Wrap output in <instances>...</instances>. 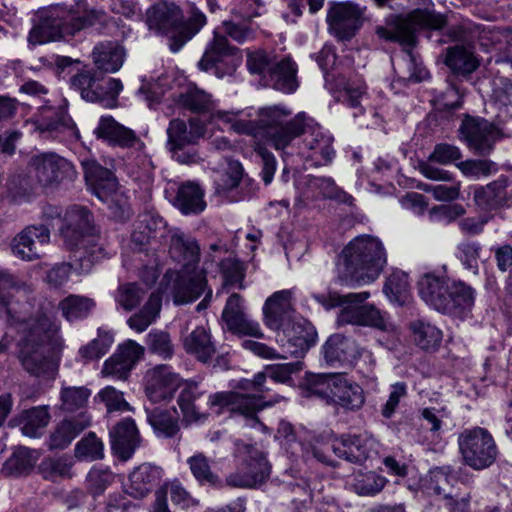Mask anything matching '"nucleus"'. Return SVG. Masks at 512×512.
I'll return each instance as SVG.
<instances>
[{
    "instance_id": "nucleus-1",
    "label": "nucleus",
    "mask_w": 512,
    "mask_h": 512,
    "mask_svg": "<svg viewBox=\"0 0 512 512\" xmlns=\"http://www.w3.org/2000/svg\"><path fill=\"white\" fill-rule=\"evenodd\" d=\"M33 287L23 279L0 270V313L17 324L20 339L18 358L24 369L35 376H50L55 364L49 356L48 345L58 344L59 327L53 320L51 302H31Z\"/></svg>"
},
{
    "instance_id": "nucleus-2",
    "label": "nucleus",
    "mask_w": 512,
    "mask_h": 512,
    "mask_svg": "<svg viewBox=\"0 0 512 512\" xmlns=\"http://www.w3.org/2000/svg\"><path fill=\"white\" fill-rule=\"evenodd\" d=\"M92 223V214L85 207L74 206L66 212L60 231L64 243L72 251L71 263L56 264L48 271L46 279L53 287L63 286L72 270L87 274L95 263L109 256Z\"/></svg>"
},
{
    "instance_id": "nucleus-3",
    "label": "nucleus",
    "mask_w": 512,
    "mask_h": 512,
    "mask_svg": "<svg viewBox=\"0 0 512 512\" xmlns=\"http://www.w3.org/2000/svg\"><path fill=\"white\" fill-rule=\"evenodd\" d=\"M105 20V12L88 10L85 0H79L75 7L57 5L38 13L28 41L32 45H40L60 39L67 40L77 32L97 23L102 24Z\"/></svg>"
},
{
    "instance_id": "nucleus-4",
    "label": "nucleus",
    "mask_w": 512,
    "mask_h": 512,
    "mask_svg": "<svg viewBox=\"0 0 512 512\" xmlns=\"http://www.w3.org/2000/svg\"><path fill=\"white\" fill-rule=\"evenodd\" d=\"M339 276L347 285L373 282L383 270L387 256L382 242L370 235L355 237L342 251Z\"/></svg>"
},
{
    "instance_id": "nucleus-5",
    "label": "nucleus",
    "mask_w": 512,
    "mask_h": 512,
    "mask_svg": "<svg viewBox=\"0 0 512 512\" xmlns=\"http://www.w3.org/2000/svg\"><path fill=\"white\" fill-rule=\"evenodd\" d=\"M146 23L149 30L168 38L172 52H178L206 24V16L193 4L185 22L177 5L159 2L147 10Z\"/></svg>"
},
{
    "instance_id": "nucleus-6",
    "label": "nucleus",
    "mask_w": 512,
    "mask_h": 512,
    "mask_svg": "<svg viewBox=\"0 0 512 512\" xmlns=\"http://www.w3.org/2000/svg\"><path fill=\"white\" fill-rule=\"evenodd\" d=\"M169 253L186 269L197 265L200 260V246L197 240L178 229L171 232ZM206 287L207 279L204 270H187L175 283L174 303L179 305L193 302L204 293Z\"/></svg>"
},
{
    "instance_id": "nucleus-7",
    "label": "nucleus",
    "mask_w": 512,
    "mask_h": 512,
    "mask_svg": "<svg viewBox=\"0 0 512 512\" xmlns=\"http://www.w3.org/2000/svg\"><path fill=\"white\" fill-rule=\"evenodd\" d=\"M312 297L326 309L343 305L337 317L339 325L368 326L381 331H387L390 328V324L384 319L378 309L371 305H360L370 297L369 292L348 293L345 295L329 292L327 295L313 294Z\"/></svg>"
},
{
    "instance_id": "nucleus-8",
    "label": "nucleus",
    "mask_w": 512,
    "mask_h": 512,
    "mask_svg": "<svg viewBox=\"0 0 512 512\" xmlns=\"http://www.w3.org/2000/svg\"><path fill=\"white\" fill-rule=\"evenodd\" d=\"M292 112L284 106H272L263 108L259 112V126L262 136L268 138L277 150H282L285 155H293L288 151L292 142L300 136V127L306 115L298 113L290 118Z\"/></svg>"
},
{
    "instance_id": "nucleus-9",
    "label": "nucleus",
    "mask_w": 512,
    "mask_h": 512,
    "mask_svg": "<svg viewBox=\"0 0 512 512\" xmlns=\"http://www.w3.org/2000/svg\"><path fill=\"white\" fill-rule=\"evenodd\" d=\"M444 15L431 10L415 9L409 13L407 18L400 19L393 30L379 26L376 34L380 39L390 42H399L405 48H413L416 43V31L418 29L430 28L439 30L446 25Z\"/></svg>"
},
{
    "instance_id": "nucleus-10",
    "label": "nucleus",
    "mask_w": 512,
    "mask_h": 512,
    "mask_svg": "<svg viewBox=\"0 0 512 512\" xmlns=\"http://www.w3.org/2000/svg\"><path fill=\"white\" fill-rule=\"evenodd\" d=\"M94 134L111 146L131 150L136 154L135 164L145 172L150 171L152 162L145 153V144L132 129L118 123L111 116H103L95 128Z\"/></svg>"
},
{
    "instance_id": "nucleus-11",
    "label": "nucleus",
    "mask_w": 512,
    "mask_h": 512,
    "mask_svg": "<svg viewBox=\"0 0 512 512\" xmlns=\"http://www.w3.org/2000/svg\"><path fill=\"white\" fill-rule=\"evenodd\" d=\"M458 446L464 463L478 471L490 467L498 454L492 435L479 427L463 431Z\"/></svg>"
},
{
    "instance_id": "nucleus-12",
    "label": "nucleus",
    "mask_w": 512,
    "mask_h": 512,
    "mask_svg": "<svg viewBox=\"0 0 512 512\" xmlns=\"http://www.w3.org/2000/svg\"><path fill=\"white\" fill-rule=\"evenodd\" d=\"M243 454L234 472L227 475L226 485L233 488H258L271 473V466L264 454L251 445H243Z\"/></svg>"
},
{
    "instance_id": "nucleus-13",
    "label": "nucleus",
    "mask_w": 512,
    "mask_h": 512,
    "mask_svg": "<svg viewBox=\"0 0 512 512\" xmlns=\"http://www.w3.org/2000/svg\"><path fill=\"white\" fill-rule=\"evenodd\" d=\"M70 87L79 92L84 100L99 103L106 108L117 105L118 95L123 89L119 79L97 77L90 71H82L72 76Z\"/></svg>"
},
{
    "instance_id": "nucleus-14",
    "label": "nucleus",
    "mask_w": 512,
    "mask_h": 512,
    "mask_svg": "<svg viewBox=\"0 0 512 512\" xmlns=\"http://www.w3.org/2000/svg\"><path fill=\"white\" fill-rule=\"evenodd\" d=\"M28 170L42 188L57 187L65 181H72L77 175L74 165L54 152L32 156L28 163Z\"/></svg>"
},
{
    "instance_id": "nucleus-15",
    "label": "nucleus",
    "mask_w": 512,
    "mask_h": 512,
    "mask_svg": "<svg viewBox=\"0 0 512 512\" xmlns=\"http://www.w3.org/2000/svg\"><path fill=\"white\" fill-rule=\"evenodd\" d=\"M236 52L237 48L229 44L226 36L216 32L198 62V67L202 71L213 73L218 78L232 75L239 65Z\"/></svg>"
},
{
    "instance_id": "nucleus-16",
    "label": "nucleus",
    "mask_w": 512,
    "mask_h": 512,
    "mask_svg": "<svg viewBox=\"0 0 512 512\" xmlns=\"http://www.w3.org/2000/svg\"><path fill=\"white\" fill-rule=\"evenodd\" d=\"M459 132L468 147L480 156L489 155L495 143L504 137L502 130L495 124L480 117L466 116Z\"/></svg>"
},
{
    "instance_id": "nucleus-17",
    "label": "nucleus",
    "mask_w": 512,
    "mask_h": 512,
    "mask_svg": "<svg viewBox=\"0 0 512 512\" xmlns=\"http://www.w3.org/2000/svg\"><path fill=\"white\" fill-rule=\"evenodd\" d=\"M282 399L279 395H274L267 403L262 402V396L256 394H244L234 391H222L210 394L206 402L209 408H216L217 413L224 410L237 412L246 417H254L256 412L267 405L278 403Z\"/></svg>"
},
{
    "instance_id": "nucleus-18",
    "label": "nucleus",
    "mask_w": 512,
    "mask_h": 512,
    "mask_svg": "<svg viewBox=\"0 0 512 512\" xmlns=\"http://www.w3.org/2000/svg\"><path fill=\"white\" fill-rule=\"evenodd\" d=\"M50 243L49 224L29 225L12 239V254L23 261L31 262L44 255V248Z\"/></svg>"
},
{
    "instance_id": "nucleus-19",
    "label": "nucleus",
    "mask_w": 512,
    "mask_h": 512,
    "mask_svg": "<svg viewBox=\"0 0 512 512\" xmlns=\"http://www.w3.org/2000/svg\"><path fill=\"white\" fill-rule=\"evenodd\" d=\"M181 383L180 376L168 365L161 364L148 370L145 375V393L149 404L170 401Z\"/></svg>"
},
{
    "instance_id": "nucleus-20",
    "label": "nucleus",
    "mask_w": 512,
    "mask_h": 512,
    "mask_svg": "<svg viewBox=\"0 0 512 512\" xmlns=\"http://www.w3.org/2000/svg\"><path fill=\"white\" fill-rule=\"evenodd\" d=\"M221 319L228 331L238 336L262 338L259 323L245 313L244 299L238 293H232L224 306Z\"/></svg>"
},
{
    "instance_id": "nucleus-21",
    "label": "nucleus",
    "mask_w": 512,
    "mask_h": 512,
    "mask_svg": "<svg viewBox=\"0 0 512 512\" xmlns=\"http://www.w3.org/2000/svg\"><path fill=\"white\" fill-rule=\"evenodd\" d=\"M145 347L134 340H126L120 344L114 354L103 364L102 375L114 380L125 381L132 369L143 357Z\"/></svg>"
},
{
    "instance_id": "nucleus-22",
    "label": "nucleus",
    "mask_w": 512,
    "mask_h": 512,
    "mask_svg": "<svg viewBox=\"0 0 512 512\" xmlns=\"http://www.w3.org/2000/svg\"><path fill=\"white\" fill-rule=\"evenodd\" d=\"M300 127L303 145L310 152L309 157L317 159L320 164L330 163L335 155L333 137L325 131L313 118L305 115Z\"/></svg>"
},
{
    "instance_id": "nucleus-23",
    "label": "nucleus",
    "mask_w": 512,
    "mask_h": 512,
    "mask_svg": "<svg viewBox=\"0 0 512 512\" xmlns=\"http://www.w3.org/2000/svg\"><path fill=\"white\" fill-rule=\"evenodd\" d=\"M293 289L274 292L268 297L263 306L264 323L271 330H280L288 325L292 319Z\"/></svg>"
},
{
    "instance_id": "nucleus-24",
    "label": "nucleus",
    "mask_w": 512,
    "mask_h": 512,
    "mask_svg": "<svg viewBox=\"0 0 512 512\" xmlns=\"http://www.w3.org/2000/svg\"><path fill=\"white\" fill-rule=\"evenodd\" d=\"M361 12L351 3L332 7L327 15L330 32L339 40L351 39L361 25Z\"/></svg>"
},
{
    "instance_id": "nucleus-25",
    "label": "nucleus",
    "mask_w": 512,
    "mask_h": 512,
    "mask_svg": "<svg viewBox=\"0 0 512 512\" xmlns=\"http://www.w3.org/2000/svg\"><path fill=\"white\" fill-rule=\"evenodd\" d=\"M181 390L177 398L178 406L182 412L183 420L188 423L204 421L208 413L204 409L203 398L207 391L199 382L187 380L181 383Z\"/></svg>"
},
{
    "instance_id": "nucleus-26",
    "label": "nucleus",
    "mask_w": 512,
    "mask_h": 512,
    "mask_svg": "<svg viewBox=\"0 0 512 512\" xmlns=\"http://www.w3.org/2000/svg\"><path fill=\"white\" fill-rule=\"evenodd\" d=\"M331 448L339 458L362 464L375 452L376 440L368 434L343 435L333 442Z\"/></svg>"
},
{
    "instance_id": "nucleus-27",
    "label": "nucleus",
    "mask_w": 512,
    "mask_h": 512,
    "mask_svg": "<svg viewBox=\"0 0 512 512\" xmlns=\"http://www.w3.org/2000/svg\"><path fill=\"white\" fill-rule=\"evenodd\" d=\"M81 165L87 185L99 199L105 200L116 191L118 182L111 170L90 158L83 159Z\"/></svg>"
},
{
    "instance_id": "nucleus-28",
    "label": "nucleus",
    "mask_w": 512,
    "mask_h": 512,
    "mask_svg": "<svg viewBox=\"0 0 512 512\" xmlns=\"http://www.w3.org/2000/svg\"><path fill=\"white\" fill-rule=\"evenodd\" d=\"M111 448L122 460L132 457L140 442L137 426L132 418H124L109 431Z\"/></svg>"
},
{
    "instance_id": "nucleus-29",
    "label": "nucleus",
    "mask_w": 512,
    "mask_h": 512,
    "mask_svg": "<svg viewBox=\"0 0 512 512\" xmlns=\"http://www.w3.org/2000/svg\"><path fill=\"white\" fill-rule=\"evenodd\" d=\"M298 370V363L267 365L263 372H259L254 376L253 380H242L240 382V388L254 391L253 394L261 395L263 400V393L271 390V388L266 385L267 378H270L273 382L286 383L291 379L292 374L296 373Z\"/></svg>"
},
{
    "instance_id": "nucleus-30",
    "label": "nucleus",
    "mask_w": 512,
    "mask_h": 512,
    "mask_svg": "<svg viewBox=\"0 0 512 512\" xmlns=\"http://www.w3.org/2000/svg\"><path fill=\"white\" fill-rule=\"evenodd\" d=\"M362 353V347L352 338L342 334L331 335L323 345V355L330 365L353 364Z\"/></svg>"
},
{
    "instance_id": "nucleus-31",
    "label": "nucleus",
    "mask_w": 512,
    "mask_h": 512,
    "mask_svg": "<svg viewBox=\"0 0 512 512\" xmlns=\"http://www.w3.org/2000/svg\"><path fill=\"white\" fill-rule=\"evenodd\" d=\"M161 476L160 468L148 463L141 464L130 473L124 485L125 492L136 499L144 498L159 483Z\"/></svg>"
},
{
    "instance_id": "nucleus-32",
    "label": "nucleus",
    "mask_w": 512,
    "mask_h": 512,
    "mask_svg": "<svg viewBox=\"0 0 512 512\" xmlns=\"http://www.w3.org/2000/svg\"><path fill=\"white\" fill-rule=\"evenodd\" d=\"M450 284L451 280L445 275L426 273L418 282L419 294L429 306L441 312L448 305L445 296Z\"/></svg>"
},
{
    "instance_id": "nucleus-33",
    "label": "nucleus",
    "mask_w": 512,
    "mask_h": 512,
    "mask_svg": "<svg viewBox=\"0 0 512 512\" xmlns=\"http://www.w3.org/2000/svg\"><path fill=\"white\" fill-rule=\"evenodd\" d=\"M91 423V418L86 412H80L77 416L61 421L50 434L47 445L50 450L64 449Z\"/></svg>"
},
{
    "instance_id": "nucleus-34",
    "label": "nucleus",
    "mask_w": 512,
    "mask_h": 512,
    "mask_svg": "<svg viewBox=\"0 0 512 512\" xmlns=\"http://www.w3.org/2000/svg\"><path fill=\"white\" fill-rule=\"evenodd\" d=\"M297 66L289 57L273 59V64L265 77L268 85L284 93H292L298 87Z\"/></svg>"
},
{
    "instance_id": "nucleus-35",
    "label": "nucleus",
    "mask_w": 512,
    "mask_h": 512,
    "mask_svg": "<svg viewBox=\"0 0 512 512\" xmlns=\"http://www.w3.org/2000/svg\"><path fill=\"white\" fill-rule=\"evenodd\" d=\"M176 103L183 109L195 114H216L217 101L205 90L195 84H189L184 91L180 92Z\"/></svg>"
},
{
    "instance_id": "nucleus-36",
    "label": "nucleus",
    "mask_w": 512,
    "mask_h": 512,
    "mask_svg": "<svg viewBox=\"0 0 512 512\" xmlns=\"http://www.w3.org/2000/svg\"><path fill=\"white\" fill-rule=\"evenodd\" d=\"M145 413L148 423L157 436L171 438L179 432V418L175 409L146 404Z\"/></svg>"
},
{
    "instance_id": "nucleus-37",
    "label": "nucleus",
    "mask_w": 512,
    "mask_h": 512,
    "mask_svg": "<svg viewBox=\"0 0 512 512\" xmlns=\"http://www.w3.org/2000/svg\"><path fill=\"white\" fill-rule=\"evenodd\" d=\"M92 58L97 69L106 73H115L124 63L125 50L116 42H101L94 47Z\"/></svg>"
},
{
    "instance_id": "nucleus-38",
    "label": "nucleus",
    "mask_w": 512,
    "mask_h": 512,
    "mask_svg": "<svg viewBox=\"0 0 512 512\" xmlns=\"http://www.w3.org/2000/svg\"><path fill=\"white\" fill-rule=\"evenodd\" d=\"M183 348L186 353L203 363L210 361L216 353V347L211 340V334L203 326L196 327L183 338Z\"/></svg>"
},
{
    "instance_id": "nucleus-39",
    "label": "nucleus",
    "mask_w": 512,
    "mask_h": 512,
    "mask_svg": "<svg viewBox=\"0 0 512 512\" xmlns=\"http://www.w3.org/2000/svg\"><path fill=\"white\" fill-rule=\"evenodd\" d=\"M506 180H497L486 186L474 189L473 199L475 205L482 211H492L506 203Z\"/></svg>"
},
{
    "instance_id": "nucleus-40",
    "label": "nucleus",
    "mask_w": 512,
    "mask_h": 512,
    "mask_svg": "<svg viewBox=\"0 0 512 512\" xmlns=\"http://www.w3.org/2000/svg\"><path fill=\"white\" fill-rule=\"evenodd\" d=\"M338 385L334 393L332 403L338 405L345 410H359L365 403V395L363 388L355 382L349 381L341 374Z\"/></svg>"
},
{
    "instance_id": "nucleus-41",
    "label": "nucleus",
    "mask_w": 512,
    "mask_h": 512,
    "mask_svg": "<svg viewBox=\"0 0 512 512\" xmlns=\"http://www.w3.org/2000/svg\"><path fill=\"white\" fill-rule=\"evenodd\" d=\"M174 205L185 215L199 214L206 208L204 191L196 183H183L178 188Z\"/></svg>"
},
{
    "instance_id": "nucleus-42",
    "label": "nucleus",
    "mask_w": 512,
    "mask_h": 512,
    "mask_svg": "<svg viewBox=\"0 0 512 512\" xmlns=\"http://www.w3.org/2000/svg\"><path fill=\"white\" fill-rule=\"evenodd\" d=\"M447 306L443 313H455L458 310H468L474 304V290L461 281L451 280L446 296Z\"/></svg>"
},
{
    "instance_id": "nucleus-43",
    "label": "nucleus",
    "mask_w": 512,
    "mask_h": 512,
    "mask_svg": "<svg viewBox=\"0 0 512 512\" xmlns=\"http://www.w3.org/2000/svg\"><path fill=\"white\" fill-rule=\"evenodd\" d=\"M62 316L69 322L87 318L95 307L93 299L81 295H69L59 302Z\"/></svg>"
},
{
    "instance_id": "nucleus-44",
    "label": "nucleus",
    "mask_w": 512,
    "mask_h": 512,
    "mask_svg": "<svg viewBox=\"0 0 512 512\" xmlns=\"http://www.w3.org/2000/svg\"><path fill=\"white\" fill-rule=\"evenodd\" d=\"M445 64L455 73L470 74L479 63L472 51L464 46L456 45L447 48Z\"/></svg>"
},
{
    "instance_id": "nucleus-45",
    "label": "nucleus",
    "mask_w": 512,
    "mask_h": 512,
    "mask_svg": "<svg viewBox=\"0 0 512 512\" xmlns=\"http://www.w3.org/2000/svg\"><path fill=\"white\" fill-rule=\"evenodd\" d=\"M410 330L414 342L421 349L429 350L438 347L442 340V332L434 325L423 319H417L410 323Z\"/></svg>"
},
{
    "instance_id": "nucleus-46",
    "label": "nucleus",
    "mask_w": 512,
    "mask_h": 512,
    "mask_svg": "<svg viewBox=\"0 0 512 512\" xmlns=\"http://www.w3.org/2000/svg\"><path fill=\"white\" fill-rule=\"evenodd\" d=\"M49 421L50 414L46 406H38L25 410L21 415L22 433L32 438L39 437Z\"/></svg>"
},
{
    "instance_id": "nucleus-47",
    "label": "nucleus",
    "mask_w": 512,
    "mask_h": 512,
    "mask_svg": "<svg viewBox=\"0 0 512 512\" xmlns=\"http://www.w3.org/2000/svg\"><path fill=\"white\" fill-rule=\"evenodd\" d=\"M148 352L163 360L171 359L175 354V344L169 332L152 329L145 339Z\"/></svg>"
},
{
    "instance_id": "nucleus-48",
    "label": "nucleus",
    "mask_w": 512,
    "mask_h": 512,
    "mask_svg": "<svg viewBox=\"0 0 512 512\" xmlns=\"http://www.w3.org/2000/svg\"><path fill=\"white\" fill-rule=\"evenodd\" d=\"M341 374H316L311 375L307 379V389L311 395H315L320 399L326 401L327 404H331L335 392L338 380Z\"/></svg>"
},
{
    "instance_id": "nucleus-49",
    "label": "nucleus",
    "mask_w": 512,
    "mask_h": 512,
    "mask_svg": "<svg viewBox=\"0 0 512 512\" xmlns=\"http://www.w3.org/2000/svg\"><path fill=\"white\" fill-rule=\"evenodd\" d=\"M161 309V298L159 295L151 294L144 307L133 314L127 321L129 327L137 332L145 331L159 316Z\"/></svg>"
},
{
    "instance_id": "nucleus-50",
    "label": "nucleus",
    "mask_w": 512,
    "mask_h": 512,
    "mask_svg": "<svg viewBox=\"0 0 512 512\" xmlns=\"http://www.w3.org/2000/svg\"><path fill=\"white\" fill-rule=\"evenodd\" d=\"M40 457L37 450L19 447L5 463V470L12 475L29 472Z\"/></svg>"
},
{
    "instance_id": "nucleus-51",
    "label": "nucleus",
    "mask_w": 512,
    "mask_h": 512,
    "mask_svg": "<svg viewBox=\"0 0 512 512\" xmlns=\"http://www.w3.org/2000/svg\"><path fill=\"white\" fill-rule=\"evenodd\" d=\"M167 147L168 149L186 148L196 143L199 134L188 130L186 123L181 119H173L167 128Z\"/></svg>"
},
{
    "instance_id": "nucleus-52",
    "label": "nucleus",
    "mask_w": 512,
    "mask_h": 512,
    "mask_svg": "<svg viewBox=\"0 0 512 512\" xmlns=\"http://www.w3.org/2000/svg\"><path fill=\"white\" fill-rule=\"evenodd\" d=\"M74 455L79 461L101 460L104 458V444L94 432H89L76 443Z\"/></svg>"
},
{
    "instance_id": "nucleus-53",
    "label": "nucleus",
    "mask_w": 512,
    "mask_h": 512,
    "mask_svg": "<svg viewBox=\"0 0 512 512\" xmlns=\"http://www.w3.org/2000/svg\"><path fill=\"white\" fill-rule=\"evenodd\" d=\"M187 464L191 473L200 484L221 486L220 478L211 470L210 460L203 453H197L189 457Z\"/></svg>"
},
{
    "instance_id": "nucleus-54",
    "label": "nucleus",
    "mask_w": 512,
    "mask_h": 512,
    "mask_svg": "<svg viewBox=\"0 0 512 512\" xmlns=\"http://www.w3.org/2000/svg\"><path fill=\"white\" fill-rule=\"evenodd\" d=\"M114 342V334L111 331L98 329L97 338L79 349L80 357L86 361H93L104 356Z\"/></svg>"
},
{
    "instance_id": "nucleus-55",
    "label": "nucleus",
    "mask_w": 512,
    "mask_h": 512,
    "mask_svg": "<svg viewBox=\"0 0 512 512\" xmlns=\"http://www.w3.org/2000/svg\"><path fill=\"white\" fill-rule=\"evenodd\" d=\"M39 187L40 185L36 182L34 175L28 171V174L14 177L9 183L8 191L14 200L25 202L31 200L37 194Z\"/></svg>"
},
{
    "instance_id": "nucleus-56",
    "label": "nucleus",
    "mask_w": 512,
    "mask_h": 512,
    "mask_svg": "<svg viewBox=\"0 0 512 512\" xmlns=\"http://www.w3.org/2000/svg\"><path fill=\"white\" fill-rule=\"evenodd\" d=\"M388 480L374 472L358 473L354 477L353 489L360 496H375L386 486Z\"/></svg>"
},
{
    "instance_id": "nucleus-57",
    "label": "nucleus",
    "mask_w": 512,
    "mask_h": 512,
    "mask_svg": "<svg viewBox=\"0 0 512 512\" xmlns=\"http://www.w3.org/2000/svg\"><path fill=\"white\" fill-rule=\"evenodd\" d=\"M410 290L409 275L403 271H394L384 285V292L391 300L404 303Z\"/></svg>"
},
{
    "instance_id": "nucleus-58",
    "label": "nucleus",
    "mask_w": 512,
    "mask_h": 512,
    "mask_svg": "<svg viewBox=\"0 0 512 512\" xmlns=\"http://www.w3.org/2000/svg\"><path fill=\"white\" fill-rule=\"evenodd\" d=\"M342 86V100L350 108L356 110L353 113V117L357 118L364 111L361 102L366 95V86L362 80H348Z\"/></svg>"
},
{
    "instance_id": "nucleus-59",
    "label": "nucleus",
    "mask_w": 512,
    "mask_h": 512,
    "mask_svg": "<svg viewBox=\"0 0 512 512\" xmlns=\"http://www.w3.org/2000/svg\"><path fill=\"white\" fill-rule=\"evenodd\" d=\"M90 391L85 387H63L60 392V409L75 412L85 407Z\"/></svg>"
},
{
    "instance_id": "nucleus-60",
    "label": "nucleus",
    "mask_w": 512,
    "mask_h": 512,
    "mask_svg": "<svg viewBox=\"0 0 512 512\" xmlns=\"http://www.w3.org/2000/svg\"><path fill=\"white\" fill-rule=\"evenodd\" d=\"M145 291L136 283L120 285L115 293L116 303L126 311H131L142 301Z\"/></svg>"
},
{
    "instance_id": "nucleus-61",
    "label": "nucleus",
    "mask_w": 512,
    "mask_h": 512,
    "mask_svg": "<svg viewBox=\"0 0 512 512\" xmlns=\"http://www.w3.org/2000/svg\"><path fill=\"white\" fill-rule=\"evenodd\" d=\"M257 15L258 13L248 15V21L243 22L224 21L222 25L225 35L239 44L253 40L255 38V29L252 27L250 19Z\"/></svg>"
},
{
    "instance_id": "nucleus-62",
    "label": "nucleus",
    "mask_w": 512,
    "mask_h": 512,
    "mask_svg": "<svg viewBox=\"0 0 512 512\" xmlns=\"http://www.w3.org/2000/svg\"><path fill=\"white\" fill-rule=\"evenodd\" d=\"M244 174L242 164L236 160L228 161L227 168L215 180L218 191H230L239 186Z\"/></svg>"
},
{
    "instance_id": "nucleus-63",
    "label": "nucleus",
    "mask_w": 512,
    "mask_h": 512,
    "mask_svg": "<svg viewBox=\"0 0 512 512\" xmlns=\"http://www.w3.org/2000/svg\"><path fill=\"white\" fill-rule=\"evenodd\" d=\"M310 184L318 189L325 198L336 199L342 203L351 205L353 197L341 190L330 177H314Z\"/></svg>"
},
{
    "instance_id": "nucleus-64",
    "label": "nucleus",
    "mask_w": 512,
    "mask_h": 512,
    "mask_svg": "<svg viewBox=\"0 0 512 512\" xmlns=\"http://www.w3.org/2000/svg\"><path fill=\"white\" fill-rule=\"evenodd\" d=\"M114 478L109 468L93 467L86 478L88 489L94 495L102 494Z\"/></svg>"
}]
</instances>
